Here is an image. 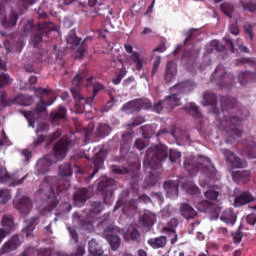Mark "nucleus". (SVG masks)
I'll return each instance as SVG.
<instances>
[{"label": "nucleus", "instance_id": "nucleus-23", "mask_svg": "<svg viewBox=\"0 0 256 256\" xmlns=\"http://www.w3.org/2000/svg\"><path fill=\"white\" fill-rule=\"evenodd\" d=\"M220 221H223V223H226V225H235L237 222V215L233 209H226L222 212Z\"/></svg>", "mask_w": 256, "mask_h": 256}, {"label": "nucleus", "instance_id": "nucleus-32", "mask_svg": "<svg viewBox=\"0 0 256 256\" xmlns=\"http://www.w3.org/2000/svg\"><path fill=\"white\" fill-rule=\"evenodd\" d=\"M67 117V108L59 106L57 110L52 111L50 119L52 123L59 121V119H66Z\"/></svg>", "mask_w": 256, "mask_h": 256}, {"label": "nucleus", "instance_id": "nucleus-37", "mask_svg": "<svg viewBox=\"0 0 256 256\" xmlns=\"http://www.w3.org/2000/svg\"><path fill=\"white\" fill-rule=\"evenodd\" d=\"M140 129L142 131V136L144 137V139H151L153 137L157 139V133L155 132V129H157V127L155 125L142 126Z\"/></svg>", "mask_w": 256, "mask_h": 256}, {"label": "nucleus", "instance_id": "nucleus-5", "mask_svg": "<svg viewBox=\"0 0 256 256\" xmlns=\"http://www.w3.org/2000/svg\"><path fill=\"white\" fill-rule=\"evenodd\" d=\"M169 157V149L165 145H156L146 151L143 165L145 169H161V163Z\"/></svg>", "mask_w": 256, "mask_h": 256}, {"label": "nucleus", "instance_id": "nucleus-33", "mask_svg": "<svg viewBox=\"0 0 256 256\" xmlns=\"http://www.w3.org/2000/svg\"><path fill=\"white\" fill-rule=\"evenodd\" d=\"M175 73H177V66L175 65V62H168L166 64V73L164 76L166 83H169L175 77Z\"/></svg>", "mask_w": 256, "mask_h": 256}, {"label": "nucleus", "instance_id": "nucleus-7", "mask_svg": "<svg viewBox=\"0 0 256 256\" xmlns=\"http://www.w3.org/2000/svg\"><path fill=\"white\" fill-rule=\"evenodd\" d=\"M206 163L207 164L193 165V158L186 157L184 160V167L189 171V173H191V171H202L203 175H205L207 179L213 180L217 170L213 165L209 164L208 161H206Z\"/></svg>", "mask_w": 256, "mask_h": 256}, {"label": "nucleus", "instance_id": "nucleus-59", "mask_svg": "<svg viewBox=\"0 0 256 256\" xmlns=\"http://www.w3.org/2000/svg\"><path fill=\"white\" fill-rule=\"evenodd\" d=\"M83 255H85V247H83V246H78L76 249V253L72 254V255H69V254L63 253V252H60L57 254V256H83Z\"/></svg>", "mask_w": 256, "mask_h": 256}, {"label": "nucleus", "instance_id": "nucleus-39", "mask_svg": "<svg viewBox=\"0 0 256 256\" xmlns=\"http://www.w3.org/2000/svg\"><path fill=\"white\" fill-rule=\"evenodd\" d=\"M244 11L256 13V0H239Z\"/></svg>", "mask_w": 256, "mask_h": 256}, {"label": "nucleus", "instance_id": "nucleus-1", "mask_svg": "<svg viewBox=\"0 0 256 256\" xmlns=\"http://www.w3.org/2000/svg\"><path fill=\"white\" fill-rule=\"evenodd\" d=\"M73 99L76 101V113L83 115L87 111V107L93 105L95 97L105 91V86L101 82H93V77H87L77 74L72 80V88L70 89Z\"/></svg>", "mask_w": 256, "mask_h": 256}, {"label": "nucleus", "instance_id": "nucleus-64", "mask_svg": "<svg viewBox=\"0 0 256 256\" xmlns=\"http://www.w3.org/2000/svg\"><path fill=\"white\" fill-rule=\"evenodd\" d=\"M246 223H248V225H255L256 223V214L254 213H251V214H248L246 216Z\"/></svg>", "mask_w": 256, "mask_h": 256}, {"label": "nucleus", "instance_id": "nucleus-4", "mask_svg": "<svg viewBox=\"0 0 256 256\" xmlns=\"http://www.w3.org/2000/svg\"><path fill=\"white\" fill-rule=\"evenodd\" d=\"M197 85L193 81H184L174 85L170 91L171 95L166 96L164 100L165 111H173L175 107H179L181 105V97L185 93H189L193 91Z\"/></svg>", "mask_w": 256, "mask_h": 256}, {"label": "nucleus", "instance_id": "nucleus-18", "mask_svg": "<svg viewBox=\"0 0 256 256\" xmlns=\"http://www.w3.org/2000/svg\"><path fill=\"white\" fill-rule=\"evenodd\" d=\"M19 245H21L19 235H14L3 244L2 248L0 249V254L5 255V253H11V251H15V249H18Z\"/></svg>", "mask_w": 256, "mask_h": 256}, {"label": "nucleus", "instance_id": "nucleus-9", "mask_svg": "<svg viewBox=\"0 0 256 256\" xmlns=\"http://www.w3.org/2000/svg\"><path fill=\"white\" fill-rule=\"evenodd\" d=\"M66 42L68 49L76 50V58L82 59L83 55H85V51H87L86 40L81 42V38L77 37L75 31H70L66 37Z\"/></svg>", "mask_w": 256, "mask_h": 256}, {"label": "nucleus", "instance_id": "nucleus-8", "mask_svg": "<svg viewBox=\"0 0 256 256\" xmlns=\"http://www.w3.org/2000/svg\"><path fill=\"white\" fill-rule=\"evenodd\" d=\"M211 80H215V83L218 85V87L225 89V87H233L235 76H233L232 73L225 72L223 65L220 64L213 72Z\"/></svg>", "mask_w": 256, "mask_h": 256}, {"label": "nucleus", "instance_id": "nucleus-52", "mask_svg": "<svg viewBox=\"0 0 256 256\" xmlns=\"http://www.w3.org/2000/svg\"><path fill=\"white\" fill-rule=\"evenodd\" d=\"M112 171L116 175H127L129 174V168L125 166L112 165Z\"/></svg>", "mask_w": 256, "mask_h": 256}, {"label": "nucleus", "instance_id": "nucleus-49", "mask_svg": "<svg viewBox=\"0 0 256 256\" xmlns=\"http://www.w3.org/2000/svg\"><path fill=\"white\" fill-rule=\"evenodd\" d=\"M138 101V109H145L146 111L149 109H153V103L149 99H137Z\"/></svg>", "mask_w": 256, "mask_h": 256}, {"label": "nucleus", "instance_id": "nucleus-44", "mask_svg": "<svg viewBox=\"0 0 256 256\" xmlns=\"http://www.w3.org/2000/svg\"><path fill=\"white\" fill-rule=\"evenodd\" d=\"M199 37V30L195 28H191L186 32V39L184 41V45H189L191 41H195Z\"/></svg>", "mask_w": 256, "mask_h": 256}, {"label": "nucleus", "instance_id": "nucleus-15", "mask_svg": "<svg viewBox=\"0 0 256 256\" xmlns=\"http://www.w3.org/2000/svg\"><path fill=\"white\" fill-rule=\"evenodd\" d=\"M14 207L21 215H29L31 209H33V202L31 201V198L24 196L17 202H14Z\"/></svg>", "mask_w": 256, "mask_h": 256}, {"label": "nucleus", "instance_id": "nucleus-48", "mask_svg": "<svg viewBox=\"0 0 256 256\" xmlns=\"http://www.w3.org/2000/svg\"><path fill=\"white\" fill-rule=\"evenodd\" d=\"M122 211L125 215H132V213H135V211H137V206L135 205V202L130 201L124 205Z\"/></svg>", "mask_w": 256, "mask_h": 256}, {"label": "nucleus", "instance_id": "nucleus-31", "mask_svg": "<svg viewBox=\"0 0 256 256\" xmlns=\"http://www.w3.org/2000/svg\"><path fill=\"white\" fill-rule=\"evenodd\" d=\"M2 229H4V231L6 233H11V231H13V229H15V222L13 220V217L11 215H4L2 217Z\"/></svg>", "mask_w": 256, "mask_h": 256}, {"label": "nucleus", "instance_id": "nucleus-29", "mask_svg": "<svg viewBox=\"0 0 256 256\" xmlns=\"http://www.w3.org/2000/svg\"><path fill=\"white\" fill-rule=\"evenodd\" d=\"M164 190L167 195H179V183L173 180H168L164 182Z\"/></svg>", "mask_w": 256, "mask_h": 256}, {"label": "nucleus", "instance_id": "nucleus-42", "mask_svg": "<svg viewBox=\"0 0 256 256\" xmlns=\"http://www.w3.org/2000/svg\"><path fill=\"white\" fill-rule=\"evenodd\" d=\"M59 175L62 178L71 177V175H73V167L71 166V163L62 164L59 167Z\"/></svg>", "mask_w": 256, "mask_h": 256}, {"label": "nucleus", "instance_id": "nucleus-55", "mask_svg": "<svg viewBox=\"0 0 256 256\" xmlns=\"http://www.w3.org/2000/svg\"><path fill=\"white\" fill-rule=\"evenodd\" d=\"M180 159H181V152L177 150L169 151V160L171 161V163H177V161L180 162Z\"/></svg>", "mask_w": 256, "mask_h": 256}, {"label": "nucleus", "instance_id": "nucleus-41", "mask_svg": "<svg viewBox=\"0 0 256 256\" xmlns=\"http://www.w3.org/2000/svg\"><path fill=\"white\" fill-rule=\"evenodd\" d=\"M109 245L112 247V251H117L121 247V238L119 236L108 234L106 237Z\"/></svg>", "mask_w": 256, "mask_h": 256}, {"label": "nucleus", "instance_id": "nucleus-16", "mask_svg": "<svg viewBox=\"0 0 256 256\" xmlns=\"http://www.w3.org/2000/svg\"><path fill=\"white\" fill-rule=\"evenodd\" d=\"M203 103L205 106L212 107V113L216 116L221 115L219 109H217V95L213 92H205L203 95Z\"/></svg>", "mask_w": 256, "mask_h": 256}, {"label": "nucleus", "instance_id": "nucleus-50", "mask_svg": "<svg viewBox=\"0 0 256 256\" xmlns=\"http://www.w3.org/2000/svg\"><path fill=\"white\" fill-rule=\"evenodd\" d=\"M11 83H13V78L9 74H0V87H7V85H11Z\"/></svg>", "mask_w": 256, "mask_h": 256}, {"label": "nucleus", "instance_id": "nucleus-25", "mask_svg": "<svg viewBox=\"0 0 256 256\" xmlns=\"http://www.w3.org/2000/svg\"><path fill=\"white\" fill-rule=\"evenodd\" d=\"M252 201H255L253 194L250 192H244L235 198L234 205L235 207H243V205H247V203H251Z\"/></svg>", "mask_w": 256, "mask_h": 256}, {"label": "nucleus", "instance_id": "nucleus-14", "mask_svg": "<svg viewBox=\"0 0 256 256\" xmlns=\"http://www.w3.org/2000/svg\"><path fill=\"white\" fill-rule=\"evenodd\" d=\"M221 151L227 163H229L231 167H234V169H243L247 167V161L235 156V152H232L231 150L225 148Z\"/></svg>", "mask_w": 256, "mask_h": 256}, {"label": "nucleus", "instance_id": "nucleus-21", "mask_svg": "<svg viewBox=\"0 0 256 256\" xmlns=\"http://www.w3.org/2000/svg\"><path fill=\"white\" fill-rule=\"evenodd\" d=\"M232 179L235 183H249L251 172L249 170H237L232 172Z\"/></svg>", "mask_w": 256, "mask_h": 256}, {"label": "nucleus", "instance_id": "nucleus-38", "mask_svg": "<svg viewBox=\"0 0 256 256\" xmlns=\"http://www.w3.org/2000/svg\"><path fill=\"white\" fill-rule=\"evenodd\" d=\"M17 21H19V14L15 12V10H11L9 18H5L2 23L6 27H15L17 25Z\"/></svg>", "mask_w": 256, "mask_h": 256}, {"label": "nucleus", "instance_id": "nucleus-24", "mask_svg": "<svg viewBox=\"0 0 256 256\" xmlns=\"http://www.w3.org/2000/svg\"><path fill=\"white\" fill-rule=\"evenodd\" d=\"M147 245H149L152 249H165L167 246V238L166 236L150 238L147 240Z\"/></svg>", "mask_w": 256, "mask_h": 256}, {"label": "nucleus", "instance_id": "nucleus-58", "mask_svg": "<svg viewBox=\"0 0 256 256\" xmlns=\"http://www.w3.org/2000/svg\"><path fill=\"white\" fill-rule=\"evenodd\" d=\"M142 123H145V118L143 116H137L133 118L128 125L129 127H139V125H142Z\"/></svg>", "mask_w": 256, "mask_h": 256}, {"label": "nucleus", "instance_id": "nucleus-35", "mask_svg": "<svg viewBox=\"0 0 256 256\" xmlns=\"http://www.w3.org/2000/svg\"><path fill=\"white\" fill-rule=\"evenodd\" d=\"M88 252L93 256L103 255V249L97 244L95 239H92L88 242Z\"/></svg>", "mask_w": 256, "mask_h": 256}, {"label": "nucleus", "instance_id": "nucleus-47", "mask_svg": "<svg viewBox=\"0 0 256 256\" xmlns=\"http://www.w3.org/2000/svg\"><path fill=\"white\" fill-rule=\"evenodd\" d=\"M24 47H25V42H23V40H19L14 46H11L10 48H6V53H21Z\"/></svg>", "mask_w": 256, "mask_h": 256}, {"label": "nucleus", "instance_id": "nucleus-10", "mask_svg": "<svg viewBox=\"0 0 256 256\" xmlns=\"http://www.w3.org/2000/svg\"><path fill=\"white\" fill-rule=\"evenodd\" d=\"M115 180L113 178H107L99 182L98 191L103 197V203L105 205H111L110 199L113 198V187Z\"/></svg>", "mask_w": 256, "mask_h": 256}, {"label": "nucleus", "instance_id": "nucleus-13", "mask_svg": "<svg viewBox=\"0 0 256 256\" xmlns=\"http://www.w3.org/2000/svg\"><path fill=\"white\" fill-rule=\"evenodd\" d=\"M107 157V150L100 149L98 153H96L92 158V165L90 173V179H93L97 173H99V169L103 167L105 163V158Z\"/></svg>", "mask_w": 256, "mask_h": 256}, {"label": "nucleus", "instance_id": "nucleus-30", "mask_svg": "<svg viewBox=\"0 0 256 256\" xmlns=\"http://www.w3.org/2000/svg\"><path fill=\"white\" fill-rule=\"evenodd\" d=\"M155 221V214L150 211H144L143 215L140 217V223L144 227H153Z\"/></svg>", "mask_w": 256, "mask_h": 256}, {"label": "nucleus", "instance_id": "nucleus-40", "mask_svg": "<svg viewBox=\"0 0 256 256\" xmlns=\"http://www.w3.org/2000/svg\"><path fill=\"white\" fill-rule=\"evenodd\" d=\"M177 227H179V219L171 218L167 225L162 228V233H173V231H177Z\"/></svg>", "mask_w": 256, "mask_h": 256}, {"label": "nucleus", "instance_id": "nucleus-53", "mask_svg": "<svg viewBox=\"0 0 256 256\" xmlns=\"http://www.w3.org/2000/svg\"><path fill=\"white\" fill-rule=\"evenodd\" d=\"M127 75V70L121 69L116 73V77L112 79V83L114 85H119L121 81H123V78Z\"/></svg>", "mask_w": 256, "mask_h": 256}, {"label": "nucleus", "instance_id": "nucleus-54", "mask_svg": "<svg viewBox=\"0 0 256 256\" xmlns=\"http://www.w3.org/2000/svg\"><path fill=\"white\" fill-rule=\"evenodd\" d=\"M115 104V98L113 96L110 97V100L106 102L104 106L100 109L101 113H109L111 109H113V105Z\"/></svg>", "mask_w": 256, "mask_h": 256}, {"label": "nucleus", "instance_id": "nucleus-60", "mask_svg": "<svg viewBox=\"0 0 256 256\" xmlns=\"http://www.w3.org/2000/svg\"><path fill=\"white\" fill-rule=\"evenodd\" d=\"M206 199H210V201H215L217 200V197H219V192L216 191V190H207L205 193H204Z\"/></svg>", "mask_w": 256, "mask_h": 256}, {"label": "nucleus", "instance_id": "nucleus-6", "mask_svg": "<svg viewBox=\"0 0 256 256\" xmlns=\"http://www.w3.org/2000/svg\"><path fill=\"white\" fill-rule=\"evenodd\" d=\"M241 121H243V118L237 116H224L220 125L227 134L226 143H233L235 137H241V135H243V130L237 128L241 124Z\"/></svg>", "mask_w": 256, "mask_h": 256}, {"label": "nucleus", "instance_id": "nucleus-36", "mask_svg": "<svg viewBox=\"0 0 256 256\" xmlns=\"http://www.w3.org/2000/svg\"><path fill=\"white\" fill-rule=\"evenodd\" d=\"M122 111H124L125 113H139L138 100H131L125 103L122 107Z\"/></svg>", "mask_w": 256, "mask_h": 256}, {"label": "nucleus", "instance_id": "nucleus-2", "mask_svg": "<svg viewBox=\"0 0 256 256\" xmlns=\"http://www.w3.org/2000/svg\"><path fill=\"white\" fill-rule=\"evenodd\" d=\"M70 185L69 181L59 180L57 177H45L38 191L41 197H46L42 202L41 208L47 211V213L56 209L57 205H59L57 195L63 193V191H67Z\"/></svg>", "mask_w": 256, "mask_h": 256}, {"label": "nucleus", "instance_id": "nucleus-34", "mask_svg": "<svg viewBox=\"0 0 256 256\" xmlns=\"http://www.w3.org/2000/svg\"><path fill=\"white\" fill-rule=\"evenodd\" d=\"M184 111L188 113V115H191L192 117H195L196 119H201L203 115L199 111V107L196 103H189L186 106H184Z\"/></svg>", "mask_w": 256, "mask_h": 256}, {"label": "nucleus", "instance_id": "nucleus-57", "mask_svg": "<svg viewBox=\"0 0 256 256\" xmlns=\"http://www.w3.org/2000/svg\"><path fill=\"white\" fill-rule=\"evenodd\" d=\"M151 110L154 111V113H161V111L165 110V100H160L152 105Z\"/></svg>", "mask_w": 256, "mask_h": 256}, {"label": "nucleus", "instance_id": "nucleus-17", "mask_svg": "<svg viewBox=\"0 0 256 256\" xmlns=\"http://www.w3.org/2000/svg\"><path fill=\"white\" fill-rule=\"evenodd\" d=\"M196 209L201 213H208L209 215H217L219 213V206L207 200L199 202L196 205Z\"/></svg>", "mask_w": 256, "mask_h": 256}, {"label": "nucleus", "instance_id": "nucleus-63", "mask_svg": "<svg viewBox=\"0 0 256 256\" xmlns=\"http://www.w3.org/2000/svg\"><path fill=\"white\" fill-rule=\"evenodd\" d=\"M232 239H233V243H235L236 245H239V243H241V241H243V233L239 232V231L233 232Z\"/></svg>", "mask_w": 256, "mask_h": 256}, {"label": "nucleus", "instance_id": "nucleus-12", "mask_svg": "<svg viewBox=\"0 0 256 256\" xmlns=\"http://www.w3.org/2000/svg\"><path fill=\"white\" fill-rule=\"evenodd\" d=\"M49 31H53V23L44 22L37 24V30L32 36L33 47H39L40 43H43V35H47Z\"/></svg>", "mask_w": 256, "mask_h": 256}, {"label": "nucleus", "instance_id": "nucleus-61", "mask_svg": "<svg viewBox=\"0 0 256 256\" xmlns=\"http://www.w3.org/2000/svg\"><path fill=\"white\" fill-rule=\"evenodd\" d=\"M159 65H161V56L154 57L153 66H152V77L159 71Z\"/></svg>", "mask_w": 256, "mask_h": 256}, {"label": "nucleus", "instance_id": "nucleus-46", "mask_svg": "<svg viewBox=\"0 0 256 256\" xmlns=\"http://www.w3.org/2000/svg\"><path fill=\"white\" fill-rule=\"evenodd\" d=\"M103 211V204L101 201H94L91 203L90 214L91 215H99Z\"/></svg>", "mask_w": 256, "mask_h": 256}, {"label": "nucleus", "instance_id": "nucleus-19", "mask_svg": "<svg viewBox=\"0 0 256 256\" xmlns=\"http://www.w3.org/2000/svg\"><path fill=\"white\" fill-rule=\"evenodd\" d=\"M124 48L126 53L132 55V61L135 64L136 70L141 71V69H143V58H141V54L133 51V46L131 44H125Z\"/></svg>", "mask_w": 256, "mask_h": 256}, {"label": "nucleus", "instance_id": "nucleus-11", "mask_svg": "<svg viewBox=\"0 0 256 256\" xmlns=\"http://www.w3.org/2000/svg\"><path fill=\"white\" fill-rule=\"evenodd\" d=\"M50 105H53V101L52 102H45V100L43 99V97L40 98V103H38L34 109V111H24L23 115L24 117H26L27 121H28V125L30 127H34L35 125V121L37 119V117L35 116V113H45V111H47V107H49Z\"/></svg>", "mask_w": 256, "mask_h": 256}, {"label": "nucleus", "instance_id": "nucleus-20", "mask_svg": "<svg viewBox=\"0 0 256 256\" xmlns=\"http://www.w3.org/2000/svg\"><path fill=\"white\" fill-rule=\"evenodd\" d=\"M93 193L89 188H81L80 190L76 191L73 199L75 203H85L88 199H91Z\"/></svg>", "mask_w": 256, "mask_h": 256}, {"label": "nucleus", "instance_id": "nucleus-27", "mask_svg": "<svg viewBox=\"0 0 256 256\" xmlns=\"http://www.w3.org/2000/svg\"><path fill=\"white\" fill-rule=\"evenodd\" d=\"M238 81L240 85H247V83H255L256 81V72H240L238 76Z\"/></svg>", "mask_w": 256, "mask_h": 256}, {"label": "nucleus", "instance_id": "nucleus-26", "mask_svg": "<svg viewBox=\"0 0 256 256\" xmlns=\"http://www.w3.org/2000/svg\"><path fill=\"white\" fill-rule=\"evenodd\" d=\"M180 212L184 219H195L197 216V211L187 203H182L180 206Z\"/></svg>", "mask_w": 256, "mask_h": 256}, {"label": "nucleus", "instance_id": "nucleus-62", "mask_svg": "<svg viewBox=\"0 0 256 256\" xmlns=\"http://www.w3.org/2000/svg\"><path fill=\"white\" fill-rule=\"evenodd\" d=\"M130 239L139 243V240L141 239V233H139V230L137 228H133L130 231Z\"/></svg>", "mask_w": 256, "mask_h": 256}, {"label": "nucleus", "instance_id": "nucleus-45", "mask_svg": "<svg viewBox=\"0 0 256 256\" xmlns=\"http://www.w3.org/2000/svg\"><path fill=\"white\" fill-rule=\"evenodd\" d=\"M39 216H34L32 217L30 220L26 221L27 226V235H29V233H32V231H35V228L37 227V225H39Z\"/></svg>", "mask_w": 256, "mask_h": 256}, {"label": "nucleus", "instance_id": "nucleus-3", "mask_svg": "<svg viewBox=\"0 0 256 256\" xmlns=\"http://www.w3.org/2000/svg\"><path fill=\"white\" fill-rule=\"evenodd\" d=\"M69 145H71V141L69 140L61 139L56 142L53 146V155H47L38 161L36 168L39 175H45V173L49 172V169H51V165H53V163L63 161V159L67 157Z\"/></svg>", "mask_w": 256, "mask_h": 256}, {"label": "nucleus", "instance_id": "nucleus-51", "mask_svg": "<svg viewBox=\"0 0 256 256\" xmlns=\"http://www.w3.org/2000/svg\"><path fill=\"white\" fill-rule=\"evenodd\" d=\"M11 199V193L7 189H0V205H5Z\"/></svg>", "mask_w": 256, "mask_h": 256}, {"label": "nucleus", "instance_id": "nucleus-43", "mask_svg": "<svg viewBox=\"0 0 256 256\" xmlns=\"http://www.w3.org/2000/svg\"><path fill=\"white\" fill-rule=\"evenodd\" d=\"M109 15H113V9L105 4H99L98 17H103L104 19H107Z\"/></svg>", "mask_w": 256, "mask_h": 256}, {"label": "nucleus", "instance_id": "nucleus-56", "mask_svg": "<svg viewBox=\"0 0 256 256\" xmlns=\"http://www.w3.org/2000/svg\"><path fill=\"white\" fill-rule=\"evenodd\" d=\"M141 174H139L138 172H134L131 176V185L134 189H137V187H139V182L141 181Z\"/></svg>", "mask_w": 256, "mask_h": 256}, {"label": "nucleus", "instance_id": "nucleus-28", "mask_svg": "<svg viewBox=\"0 0 256 256\" xmlns=\"http://www.w3.org/2000/svg\"><path fill=\"white\" fill-rule=\"evenodd\" d=\"M111 126L107 123H100L96 128V137L105 139L108 135H111Z\"/></svg>", "mask_w": 256, "mask_h": 256}, {"label": "nucleus", "instance_id": "nucleus-22", "mask_svg": "<svg viewBox=\"0 0 256 256\" xmlns=\"http://www.w3.org/2000/svg\"><path fill=\"white\" fill-rule=\"evenodd\" d=\"M220 105L222 113H225V111H230V109H234L237 106V99L234 97L222 96Z\"/></svg>", "mask_w": 256, "mask_h": 256}]
</instances>
